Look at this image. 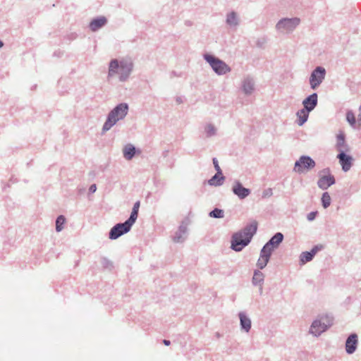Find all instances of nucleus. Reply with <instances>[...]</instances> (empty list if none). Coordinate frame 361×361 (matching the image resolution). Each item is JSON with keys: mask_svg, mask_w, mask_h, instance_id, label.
Returning <instances> with one entry per match:
<instances>
[{"mask_svg": "<svg viewBox=\"0 0 361 361\" xmlns=\"http://www.w3.org/2000/svg\"><path fill=\"white\" fill-rule=\"evenodd\" d=\"M66 222V218L63 215H60L56 220V231L60 232L63 229V225Z\"/></svg>", "mask_w": 361, "mask_h": 361, "instance_id": "obj_33", "label": "nucleus"}, {"mask_svg": "<svg viewBox=\"0 0 361 361\" xmlns=\"http://www.w3.org/2000/svg\"><path fill=\"white\" fill-rule=\"evenodd\" d=\"M96 190H97L96 185L95 184H92V185H90L89 191L91 193H94L96 191Z\"/></svg>", "mask_w": 361, "mask_h": 361, "instance_id": "obj_43", "label": "nucleus"}, {"mask_svg": "<svg viewBox=\"0 0 361 361\" xmlns=\"http://www.w3.org/2000/svg\"><path fill=\"white\" fill-rule=\"evenodd\" d=\"M204 131L207 137H211L216 135V128L214 124L209 123L204 126Z\"/></svg>", "mask_w": 361, "mask_h": 361, "instance_id": "obj_28", "label": "nucleus"}, {"mask_svg": "<svg viewBox=\"0 0 361 361\" xmlns=\"http://www.w3.org/2000/svg\"><path fill=\"white\" fill-rule=\"evenodd\" d=\"M309 113L310 112L304 109H300L296 113L298 126H302L307 121Z\"/></svg>", "mask_w": 361, "mask_h": 361, "instance_id": "obj_27", "label": "nucleus"}, {"mask_svg": "<svg viewBox=\"0 0 361 361\" xmlns=\"http://www.w3.org/2000/svg\"><path fill=\"white\" fill-rule=\"evenodd\" d=\"M316 163L310 156L302 155L295 162L293 171L302 174L313 169Z\"/></svg>", "mask_w": 361, "mask_h": 361, "instance_id": "obj_6", "label": "nucleus"}, {"mask_svg": "<svg viewBox=\"0 0 361 361\" xmlns=\"http://www.w3.org/2000/svg\"><path fill=\"white\" fill-rule=\"evenodd\" d=\"M319 247L318 245L314 246L310 251L302 252L300 255V263L301 264H305L307 262H310L314 255L317 254Z\"/></svg>", "mask_w": 361, "mask_h": 361, "instance_id": "obj_19", "label": "nucleus"}, {"mask_svg": "<svg viewBox=\"0 0 361 361\" xmlns=\"http://www.w3.org/2000/svg\"><path fill=\"white\" fill-rule=\"evenodd\" d=\"M326 76V70L322 66L316 67L310 76V85L312 90L317 89L323 82Z\"/></svg>", "mask_w": 361, "mask_h": 361, "instance_id": "obj_7", "label": "nucleus"}, {"mask_svg": "<svg viewBox=\"0 0 361 361\" xmlns=\"http://www.w3.org/2000/svg\"><path fill=\"white\" fill-rule=\"evenodd\" d=\"M133 68L134 64L130 59H112L109 66L108 77L117 75L121 82H125L129 78Z\"/></svg>", "mask_w": 361, "mask_h": 361, "instance_id": "obj_1", "label": "nucleus"}, {"mask_svg": "<svg viewBox=\"0 0 361 361\" xmlns=\"http://www.w3.org/2000/svg\"><path fill=\"white\" fill-rule=\"evenodd\" d=\"M163 343H164V344L165 345H170V343H171L170 341H169V340H166V339H164V340L163 341Z\"/></svg>", "mask_w": 361, "mask_h": 361, "instance_id": "obj_46", "label": "nucleus"}, {"mask_svg": "<svg viewBox=\"0 0 361 361\" xmlns=\"http://www.w3.org/2000/svg\"><path fill=\"white\" fill-rule=\"evenodd\" d=\"M333 324V318L328 315L315 319L310 329V333L315 336H320Z\"/></svg>", "mask_w": 361, "mask_h": 361, "instance_id": "obj_4", "label": "nucleus"}, {"mask_svg": "<svg viewBox=\"0 0 361 361\" xmlns=\"http://www.w3.org/2000/svg\"><path fill=\"white\" fill-rule=\"evenodd\" d=\"M267 39L266 37H263L257 41V46L259 47H262L263 45L267 42Z\"/></svg>", "mask_w": 361, "mask_h": 361, "instance_id": "obj_42", "label": "nucleus"}, {"mask_svg": "<svg viewBox=\"0 0 361 361\" xmlns=\"http://www.w3.org/2000/svg\"><path fill=\"white\" fill-rule=\"evenodd\" d=\"M238 317L240 319L241 330L248 333L250 331L252 326V322L250 318L244 312H240L238 313Z\"/></svg>", "mask_w": 361, "mask_h": 361, "instance_id": "obj_18", "label": "nucleus"}, {"mask_svg": "<svg viewBox=\"0 0 361 361\" xmlns=\"http://www.w3.org/2000/svg\"><path fill=\"white\" fill-rule=\"evenodd\" d=\"M101 263L102 264V267L105 269H111L113 267L112 262L107 258H102Z\"/></svg>", "mask_w": 361, "mask_h": 361, "instance_id": "obj_38", "label": "nucleus"}, {"mask_svg": "<svg viewBox=\"0 0 361 361\" xmlns=\"http://www.w3.org/2000/svg\"><path fill=\"white\" fill-rule=\"evenodd\" d=\"M257 230V222L256 221H253L250 224L246 225L244 228L239 231L243 235L245 238L252 240V236L256 233Z\"/></svg>", "mask_w": 361, "mask_h": 361, "instance_id": "obj_17", "label": "nucleus"}, {"mask_svg": "<svg viewBox=\"0 0 361 361\" xmlns=\"http://www.w3.org/2000/svg\"><path fill=\"white\" fill-rule=\"evenodd\" d=\"M138 216V212L135 209H132L130 217L125 221L127 225L132 227L135 222Z\"/></svg>", "mask_w": 361, "mask_h": 361, "instance_id": "obj_34", "label": "nucleus"}, {"mask_svg": "<svg viewBox=\"0 0 361 361\" xmlns=\"http://www.w3.org/2000/svg\"><path fill=\"white\" fill-rule=\"evenodd\" d=\"M269 259H267V257H263L259 255V258L257 260V266L259 269H263L269 262Z\"/></svg>", "mask_w": 361, "mask_h": 361, "instance_id": "obj_36", "label": "nucleus"}, {"mask_svg": "<svg viewBox=\"0 0 361 361\" xmlns=\"http://www.w3.org/2000/svg\"><path fill=\"white\" fill-rule=\"evenodd\" d=\"M283 240V235L281 233H276L266 244L269 246L273 247L275 249L279 247Z\"/></svg>", "mask_w": 361, "mask_h": 361, "instance_id": "obj_23", "label": "nucleus"}, {"mask_svg": "<svg viewBox=\"0 0 361 361\" xmlns=\"http://www.w3.org/2000/svg\"><path fill=\"white\" fill-rule=\"evenodd\" d=\"M259 286V294L261 295L262 293L263 290V285Z\"/></svg>", "mask_w": 361, "mask_h": 361, "instance_id": "obj_47", "label": "nucleus"}, {"mask_svg": "<svg viewBox=\"0 0 361 361\" xmlns=\"http://www.w3.org/2000/svg\"><path fill=\"white\" fill-rule=\"evenodd\" d=\"M274 248L265 244L260 251V255L263 257H267V259H270L272 252Z\"/></svg>", "mask_w": 361, "mask_h": 361, "instance_id": "obj_31", "label": "nucleus"}, {"mask_svg": "<svg viewBox=\"0 0 361 361\" xmlns=\"http://www.w3.org/2000/svg\"><path fill=\"white\" fill-rule=\"evenodd\" d=\"M176 102H177L178 103H179V104H180V103H181V102H182V99H181V98H180V97H177V98H176Z\"/></svg>", "mask_w": 361, "mask_h": 361, "instance_id": "obj_48", "label": "nucleus"}, {"mask_svg": "<svg viewBox=\"0 0 361 361\" xmlns=\"http://www.w3.org/2000/svg\"><path fill=\"white\" fill-rule=\"evenodd\" d=\"M241 89L245 94L251 95L255 90L254 79L250 76L244 78L242 80Z\"/></svg>", "mask_w": 361, "mask_h": 361, "instance_id": "obj_12", "label": "nucleus"}, {"mask_svg": "<svg viewBox=\"0 0 361 361\" xmlns=\"http://www.w3.org/2000/svg\"><path fill=\"white\" fill-rule=\"evenodd\" d=\"M214 166L216 171V173H220L221 175L222 171L219 165V161L216 158H213L212 159Z\"/></svg>", "mask_w": 361, "mask_h": 361, "instance_id": "obj_40", "label": "nucleus"}, {"mask_svg": "<svg viewBox=\"0 0 361 361\" xmlns=\"http://www.w3.org/2000/svg\"><path fill=\"white\" fill-rule=\"evenodd\" d=\"M318 103V95L317 93H312L302 101L304 108L308 112L312 111L317 106Z\"/></svg>", "mask_w": 361, "mask_h": 361, "instance_id": "obj_13", "label": "nucleus"}, {"mask_svg": "<svg viewBox=\"0 0 361 361\" xmlns=\"http://www.w3.org/2000/svg\"><path fill=\"white\" fill-rule=\"evenodd\" d=\"M106 23V18L104 16H99L91 20L89 27L92 32H96L104 27Z\"/></svg>", "mask_w": 361, "mask_h": 361, "instance_id": "obj_20", "label": "nucleus"}, {"mask_svg": "<svg viewBox=\"0 0 361 361\" xmlns=\"http://www.w3.org/2000/svg\"><path fill=\"white\" fill-rule=\"evenodd\" d=\"M209 216L215 219H221L224 216V212L221 209L215 208L209 212Z\"/></svg>", "mask_w": 361, "mask_h": 361, "instance_id": "obj_35", "label": "nucleus"}, {"mask_svg": "<svg viewBox=\"0 0 361 361\" xmlns=\"http://www.w3.org/2000/svg\"><path fill=\"white\" fill-rule=\"evenodd\" d=\"M273 195V191L271 188H267L262 192V198L270 197Z\"/></svg>", "mask_w": 361, "mask_h": 361, "instance_id": "obj_39", "label": "nucleus"}, {"mask_svg": "<svg viewBox=\"0 0 361 361\" xmlns=\"http://www.w3.org/2000/svg\"><path fill=\"white\" fill-rule=\"evenodd\" d=\"M130 228L131 227L127 225L126 222L117 224L110 230L109 238L111 240H116L122 235L127 233Z\"/></svg>", "mask_w": 361, "mask_h": 361, "instance_id": "obj_9", "label": "nucleus"}, {"mask_svg": "<svg viewBox=\"0 0 361 361\" xmlns=\"http://www.w3.org/2000/svg\"><path fill=\"white\" fill-rule=\"evenodd\" d=\"M322 204L324 208L326 209L331 205V198L329 192H325L322 196Z\"/></svg>", "mask_w": 361, "mask_h": 361, "instance_id": "obj_32", "label": "nucleus"}, {"mask_svg": "<svg viewBox=\"0 0 361 361\" xmlns=\"http://www.w3.org/2000/svg\"><path fill=\"white\" fill-rule=\"evenodd\" d=\"M299 18H284L279 20L276 25V30L278 32L288 34L292 32L300 24Z\"/></svg>", "mask_w": 361, "mask_h": 361, "instance_id": "obj_5", "label": "nucleus"}, {"mask_svg": "<svg viewBox=\"0 0 361 361\" xmlns=\"http://www.w3.org/2000/svg\"><path fill=\"white\" fill-rule=\"evenodd\" d=\"M187 226L182 223L173 235V241L176 243L184 242L187 238Z\"/></svg>", "mask_w": 361, "mask_h": 361, "instance_id": "obj_14", "label": "nucleus"}, {"mask_svg": "<svg viewBox=\"0 0 361 361\" xmlns=\"http://www.w3.org/2000/svg\"><path fill=\"white\" fill-rule=\"evenodd\" d=\"M335 182L336 180L334 176L331 174L323 175L319 178L317 185L322 190H326L334 185Z\"/></svg>", "mask_w": 361, "mask_h": 361, "instance_id": "obj_15", "label": "nucleus"}, {"mask_svg": "<svg viewBox=\"0 0 361 361\" xmlns=\"http://www.w3.org/2000/svg\"><path fill=\"white\" fill-rule=\"evenodd\" d=\"M321 173H324V175H329V174H331L330 173V169L329 168H326V169H324Z\"/></svg>", "mask_w": 361, "mask_h": 361, "instance_id": "obj_44", "label": "nucleus"}, {"mask_svg": "<svg viewBox=\"0 0 361 361\" xmlns=\"http://www.w3.org/2000/svg\"><path fill=\"white\" fill-rule=\"evenodd\" d=\"M128 104L124 102L116 106L107 116L102 127L103 133L109 130L118 121L123 120L128 114Z\"/></svg>", "mask_w": 361, "mask_h": 361, "instance_id": "obj_2", "label": "nucleus"}, {"mask_svg": "<svg viewBox=\"0 0 361 361\" xmlns=\"http://www.w3.org/2000/svg\"><path fill=\"white\" fill-rule=\"evenodd\" d=\"M225 177L220 173H216L211 179L208 180V183L211 186H221L224 184Z\"/></svg>", "mask_w": 361, "mask_h": 361, "instance_id": "obj_25", "label": "nucleus"}, {"mask_svg": "<svg viewBox=\"0 0 361 361\" xmlns=\"http://www.w3.org/2000/svg\"><path fill=\"white\" fill-rule=\"evenodd\" d=\"M336 149L339 153H346L349 151V147L345 142V135L343 133L337 135Z\"/></svg>", "mask_w": 361, "mask_h": 361, "instance_id": "obj_22", "label": "nucleus"}, {"mask_svg": "<svg viewBox=\"0 0 361 361\" xmlns=\"http://www.w3.org/2000/svg\"><path fill=\"white\" fill-rule=\"evenodd\" d=\"M232 192L240 200L246 198L251 193L250 190L243 187L242 183L238 180H235L234 181L232 187Z\"/></svg>", "mask_w": 361, "mask_h": 361, "instance_id": "obj_10", "label": "nucleus"}, {"mask_svg": "<svg viewBox=\"0 0 361 361\" xmlns=\"http://www.w3.org/2000/svg\"><path fill=\"white\" fill-rule=\"evenodd\" d=\"M264 281V274L259 270H255L253 276H252V283L253 286H257L263 285Z\"/></svg>", "mask_w": 361, "mask_h": 361, "instance_id": "obj_24", "label": "nucleus"}, {"mask_svg": "<svg viewBox=\"0 0 361 361\" xmlns=\"http://www.w3.org/2000/svg\"><path fill=\"white\" fill-rule=\"evenodd\" d=\"M203 58L218 75H224L231 71V68L226 62L212 54H205Z\"/></svg>", "mask_w": 361, "mask_h": 361, "instance_id": "obj_3", "label": "nucleus"}, {"mask_svg": "<svg viewBox=\"0 0 361 361\" xmlns=\"http://www.w3.org/2000/svg\"><path fill=\"white\" fill-rule=\"evenodd\" d=\"M251 240L243 235L240 232L234 233L231 238V249L236 251H241L247 246Z\"/></svg>", "mask_w": 361, "mask_h": 361, "instance_id": "obj_8", "label": "nucleus"}, {"mask_svg": "<svg viewBox=\"0 0 361 361\" xmlns=\"http://www.w3.org/2000/svg\"><path fill=\"white\" fill-rule=\"evenodd\" d=\"M317 214V212H311L307 215V219L308 221H313Z\"/></svg>", "mask_w": 361, "mask_h": 361, "instance_id": "obj_41", "label": "nucleus"}, {"mask_svg": "<svg viewBox=\"0 0 361 361\" xmlns=\"http://www.w3.org/2000/svg\"><path fill=\"white\" fill-rule=\"evenodd\" d=\"M123 152L124 158L127 160H130L135 156V147L130 144L127 145L125 146Z\"/></svg>", "mask_w": 361, "mask_h": 361, "instance_id": "obj_26", "label": "nucleus"}, {"mask_svg": "<svg viewBox=\"0 0 361 361\" xmlns=\"http://www.w3.org/2000/svg\"><path fill=\"white\" fill-rule=\"evenodd\" d=\"M358 336L356 334L353 333L349 335L347 338L345 348L348 354L351 355L354 353L357 348Z\"/></svg>", "mask_w": 361, "mask_h": 361, "instance_id": "obj_11", "label": "nucleus"}, {"mask_svg": "<svg viewBox=\"0 0 361 361\" xmlns=\"http://www.w3.org/2000/svg\"><path fill=\"white\" fill-rule=\"evenodd\" d=\"M274 248L265 244L260 251V255L263 257H267V259H270L272 252Z\"/></svg>", "mask_w": 361, "mask_h": 361, "instance_id": "obj_30", "label": "nucleus"}, {"mask_svg": "<svg viewBox=\"0 0 361 361\" xmlns=\"http://www.w3.org/2000/svg\"><path fill=\"white\" fill-rule=\"evenodd\" d=\"M4 46V43L1 40H0V48H1Z\"/></svg>", "mask_w": 361, "mask_h": 361, "instance_id": "obj_49", "label": "nucleus"}, {"mask_svg": "<svg viewBox=\"0 0 361 361\" xmlns=\"http://www.w3.org/2000/svg\"><path fill=\"white\" fill-rule=\"evenodd\" d=\"M226 23L230 27L236 28L240 24V19L236 12L231 11L226 14Z\"/></svg>", "mask_w": 361, "mask_h": 361, "instance_id": "obj_21", "label": "nucleus"}, {"mask_svg": "<svg viewBox=\"0 0 361 361\" xmlns=\"http://www.w3.org/2000/svg\"><path fill=\"white\" fill-rule=\"evenodd\" d=\"M139 207H140V202L137 201L136 202L134 205H133V209H135L138 212L139 210Z\"/></svg>", "mask_w": 361, "mask_h": 361, "instance_id": "obj_45", "label": "nucleus"}, {"mask_svg": "<svg viewBox=\"0 0 361 361\" xmlns=\"http://www.w3.org/2000/svg\"><path fill=\"white\" fill-rule=\"evenodd\" d=\"M346 120L350 124L352 127L355 126V117L354 114L351 111H348L346 113Z\"/></svg>", "mask_w": 361, "mask_h": 361, "instance_id": "obj_37", "label": "nucleus"}, {"mask_svg": "<svg viewBox=\"0 0 361 361\" xmlns=\"http://www.w3.org/2000/svg\"><path fill=\"white\" fill-rule=\"evenodd\" d=\"M274 248L265 244L260 251V255L263 257H267V259H270L272 252Z\"/></svg>", "mask_w": 361, "mask_h": 361, "instance_id": "obj_29", "label": "nucleus"}, {"mask_svg": "<svg viewBox=\"0 0 361 361\" xmlns=\"http://www.w3.org/2000/svg\"><path fill=\"white\" fill-rule=\"evenodd\" d=\"M337 158L342 166L343 171H348L352 166L353 158L350 155H347L346 153L342 152L337 155Z\"/></svg>", "mask_w": 361, "mask_h": 361, "instance_id": "obj_16", "label": "nucleus"}]
</instances>
